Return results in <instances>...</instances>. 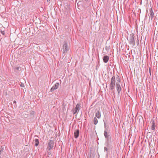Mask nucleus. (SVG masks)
<instances>
[{
  "mask_svg": "<svg viewBox=\"0 0 158 158\" xmlns=\"http://www.w3.org/2000/svg\"><path fill=\"white\" fill-rule=\"evenodd\" d=\"M150 16H151V19H152V18L154 17V14L153 11L152 10V8H151L150 9Z\"/></svg>",
  "mask_w": 158,
  "mask_h": 158,
  "instance_id": "f8f14e48",
  "label": "nucleus"
},
{
  "mask_svg": "<svg viewBox=\"0 0 158 158\" xmlns=\"http://www.w3.org/2000/svg\"><path fill=\"white\" fill-rule=\"evenodd\" d=\"M74 136L76 138H77L79 135V129H77L74 132Z\"/></svg>",
  "mask_w": 158,
  "mask_h": 158,
  "instance_id": "1a4fd4ad",
  "label": "nucleus"
},
{
  "mask_svg": "<svg viewBox=\"0 0 158 158\" xmlns=\"http://www.w3.org/2000/svg\"><path fill=\"white\" fill-rule=\"evenodd\" d=\"M95 116L98 118H99L101 117V112L99 110H97L95 114Z\"/></svg>",
  "mask_w": 158,
  "mask_h": 158,
  "instance_id": "9b49d317",
  "label": "nucleus"
},
{
  "mask_svg": "<svg viewBox=\"0 0 158 158\" xmlns=\"http://www.w3.org/2000/svg\"><path fill=\"white\" fill-rule=\"evenodd\" d=\"M54 142L52 140H50L48 143V149L49 151L54 146Z\"/></svg>",
  "mask_w": 158,
  "mask_h": 158,
  "instance_id": "39448f33",
  "label": "nucleus"
},
{
  "mask_svg": "<svg viewBox=\"0 0 158 158\" xmlns=\"http://www.w3.org/2000/svg\"><path fill=\"white\" fill-rule=\"evenodd\" d=\"M47 1L48 2V0H47ZM49 1H50V0H49Z\"/></svg>",
  "mask_w": 158,
  "mask_h": 158,
  "instance_id": "2f4dec72",
  "label": "nucleus"
},
{
  "mask_svg": "<svg viewBox=\"0 0 158 158\" xmlns=\"http://www.w3.org/2000/svg\"><path fill=\"white\" fill-rule=\"evenodd\" d=\"M51 150L49 151L48 149V156L49 157L51 158L52 157V155L51 154Z\"/></svg>",
  "mask_w": 158,
  "mask_h": 158,
  "instance_id": "4468645a",
  "label": "nucleus"
},
{
  "mask_svg": "<svg viewBox=\"0 0 158 158\" xmlns=\"http://www.w3.org/2000/svg\"><path fill=\"white\" fill-rule=\"evenodd\" d=\"M129 44L131 45L132 47H133L135 45V41L134 40V36L133 34H130V38L129 40Z\"/></svg>",
  "mask_w": 158,
  "mask_h": 158,
  "instance_id": "f03ea898",
  "label": "nucleus"
},
{
  "mask_svg": "<svg viewBox=\"0 0 158 158\" xmlns=\"http://www.w3.org/2000/svg\"><path fill=\"white\" fill-rule=\"evenodd\" d=\"M69 48L67 42L66 41H64L62 48L64 53L66 52L69 50Z\"/></svg>",
  "mask_w": 158,
  "mask_h": 158,
  "instance_id": "7ed1b4c3",
  "label": "nucleus"
},
{
  "mask_svg": "<svg viewBox=\"0 0 158 158\" xmlns=\"http://www.w3.org/2000/svg\"><path fill=\"white\" fill-rule=\"evenodd\" d=\"M153 152V151H152V152H151V151H150V153H149V154L151 153V152Z\"/></svg>",
  "mask_w": 158,
  "mask_h": 158,
  "instance_id": "393cba45",
  "label": "nucleus"
},
{
  "mask_svg": "<svg viewBox=\"0 0 158 158\" xmlns=\"http://www.w3.org/2000/svg\"><path fill=\"white\" fill-rule=\"evenodd\" d=\"M47 1L48 2V0H47ZM49 1H50V0H49Z\"/></svg>",
  "mask_w": 158,
  "mask_h": 158,
  "instance_id": "7c9ffc66",
  "label": "nucleus"
},
{
  "mask_svg": "<svg viewBox=\"0 0 158 158\" xmlns=\"http://www.w3.org/2000/svg\"><path fill=\"white\" fill-rule=\"evenodd\" d=\"M156 123L154 120L152 121V124L151 127L152 129V130H154L155 129Z\"/></svg>",
  "mask_w": 158,
  "mask_h": 158,
  "instance_id": "ddd939ff",
  "label": "nucleus"
},
{
  "mask_svg": "<svg viewBox=\"0 0 158 158\" xmlns=\"http://www.w3.org/2000/svg\"><path fill=\"white\" fill-rule=\"evenodd\" d=\"M88 0H85V1H88Z\"/></svg>",
  "mask_w": 158,
  "mask_h": 158,
  "instance_id": "c756f323",
  "label": "nucleus"
},
{
  "mask_svg": "<svg viewBox=\"0 0 158 158\" xmlns=\"http://www.w3.org/2000/svg\"><path fill=\"white\" fill-rule=\"evenodd\" d=\"M98 123V120L96 117L94 118V123L95 125H96Z\"/></svg>",
  "mask_w": 158,
  "mask_h": 158,
  "instance_id": "2eb2a0df",
  "label": "nucleus"
},
{
  "mask_svg": "<svg viewBox=\"0 0 158 158\" xmlns=\"http://www.w3.org/2000/svg\"><path fill=\"white\" fill-rule=\"evenodd\" d=\"M116 80L117 81V82H118L119 83L121 81V80L119 77V76H117V77H116Z\"/></svg>",
  "mask_w": 158,
  "mask_h": 158,
  "instance_id": "f3484780",
  "label": "nucleus"
},
{
  "mask_svg": "<svg viewBox=\"0 0 158 158\" xmlns=\"http://www.w3.org/2000/svg\"><path fill=\"white\" fill-rule=\"evenodd\" d=\"M44 9L42 7H41V8H40V12H41L42 11H43Z\"/></svg>",
  "mask_w": 158,
  "mask_h": 158,
  "instance_id": "412c9836",
  "label": "nucleus"
},
{
  "mask_svg": "<svg viewBox=\"0 0 158 158\" xmlns=\"http://www.w3.org/2000/svg\"><path fill=\"white\" fill-rule=\"evenodd\" d=\"M115 82L116 80L115 77L113 76L111 79L109 89L112 91L114 94L115 93L114 90L115 89L116 87Z\"/></svg>",
  "mask_w": 158,
  "mask_h": 158,
  "instance_id": "f257e3e1",
  "label": "nucleus"
},
{
  "mask_svg": "<svg viewBox=\"0 0 158 158\" xmlns=\"http://www.w3.org/2000/svg\"><path fill=\"white\" fill-rule=\"evenodd\" d=\"M2 152L0 150V155L1 154Z\"/></svg>",
  "mask_w": 158,
  "mask_h": 158,
  "instance_id": "bb28decb",
  "label": "nucleus"
},
{
  "mask_svg": "<svg viewBox=\"0 0 158 158\" xmlns=\"http://www.w3.org/2000/svg\"><path fill=\"white\" fill-rule=\"evenodd\" d=\"M14 103H16V101H14Z\"/></svg>",
  "mask_w": 158,
  "mask_h": 158,
  "instance_id": "5701e85b",
  "label": "nucleus"
},
{
  "mask_svg": "<svg viewBox=\"0 0 158 158\" xmlns=\"http://www.w3.org/2000/svg\"><path fill=\"white\" fill-rule=\"evenodd\" d=\"M20 86L21 87H24V84H23V83H21L20 85Z\"/></svg>",
  "mask_w": 158,
  "mask_h": 158,
  "instance_id": "aec40b11",
  "label": "nucleus"
},
{
  "mask_svg": "<svg viewBox=\"0 0 158 158\" xmlns=\"http://www.w3.org/2000/svg\"><path fill=\"white\" fill-rule=\"evenodd\" d=\"M107 47H106V50H107Z\"/></svg>",
  "mask_w": 158,
  "mask_h": 158,
  "instance_id": "cd10ccee",
  "label": "nucleus"
},
{
  "mask_svg": "<svg viewBox=\"0 0 158 158\" xmlns=\"http://www.w3.org/2000/svg\"><path fill=\"white\" fill-rule=\"evenodd\" d=\"M106 145V146L107 147L108 146V145H109V144H108V143H107V144Z\"/></svg>",
  "mask_w": 158,
  "mask_h": 158,
  "instance_id": "4be33fe9",
  "label": "nucleus"
},
{
  "mask_svg": "<svg viewBox=\"0 0 158 158\" xmlns=\"http://www.w3.org/2000/svg\"><path fill=\"white\" fill-rule=\"evenodd\" d=\"M47 1L48 2V0H47ZM49 1H50V0H49Z\"/></svg>",
  "mask_w": 158,
  "mask_h": 158,
  "instance_id": "473e14b6",
  "label": "nucleus"
},
{
  "mask_svg": "<svg viewBox=\"0 0 158 158\" xmlns=\"http://www.w3.org/2000/svg\"><path fill=\"white\" fill-rule=\"evenodd\" d=\"M116 89L118 94H119L122 90V88L118 82H116Z\"/></svg>",
  "mask_w": 158,
  "mask_h": 158,
  "instance_id": "423d86ee",
  "label": "nucleus"
},
{
  "mask_svg": "<svg viewBox=\"0 0 158 158\" xmlns=\"http://www.w3.org/2000/svg\"><path fill=\"white\" fill-rule=\"evenodd\" d=\"M81 108L80 104H77L76 107L74 108V110H73V114H75L76 113H78Z\"/></svg>",
  "mask_w": 158,
  "mask_h": 158,
  "instance_id": "20e7f679",
  "label": "nucleus"
},
{
  "mask_svg": "<svg viewBox=\"0 0 158 158\" xmlns=\"http://www.w3.org/2000/svg\"><path fill=\"white\" fill-rule=\"evenodd\" d=\"M59 86V84L58 83H56L54 85H53L50 91L51 92L53 91L54 90L58 88Z\"/></svg>",
  "mask_w": 158,
  "mask_h": 158,
  "instance_id": "0eeeda50",
  "label": "nucleus"
},
{
  "mask_svg": "<svg viewBox=\"0 0 158 158\" xmlns=\"http://www.w3.org/2000/svg\"><path fill=\"white\" fill-rule=\"evenodd\" d=\"M109 59V57L107 56H105L103 58V60L104 62L106 63L108 62Z\"/></svg>",
  "mask_w": 158,
  "mask_h": 158,
  "instance_id": "9d476101",
  "label": "nucleus"
},
{
  "mask_svg": "<svg viewBox=\"0 0 158 158\" xmlns=\"http://www.w3.org/2000/svg\"><path fill=\"white\" fill-rule=\"evenodd\" d=\"M153 152V151H152V152H151V151H150V153H149V154L151 153V152Z\"/></svg>",
  "mask_w": 158,
  "mask_h": 158,
  "instance_id": "a878e982",
  "label": "nucleus"
},
{
  "mask_svg": "<svg viewBox=\"0 0 158 158\" xmlns=\"http://www.w3.org/2000/svg\"><path fill=\"white\" fill-rule=\"evenodd\" d=\"M35 145L36 147L38 145V144H39V139H35Z\"/></svg>",
  "mask_w": 158,
  "mask_h": 158,
  "instance_id": "dca6fc26",
  "label": "nucleus"
},
{
  "mask_svg": "<svg viewBox=\"0 0 158 158\" xmlns=\"http://www.w3.org/2000/svg\"><path fill=\"white\" fill-rule=\"evenodd\" d=\"M104 127H105V130L104 131V135L105 138H107L110 136L109 135H108L107 131L108 130V129L106 128V125L105 123H104Z\"/></svg>",
  "mask_w": 158,
  "mask_h": 158,
  "instance_id": "6e6552de",
  "label": "nucleus"
},
{
  "mask_svg": "<svg viewBox=\"0 0 158 158\" xmlns=\"http://www.w3.org/2000/svg\"><path fill=\"white\" fill-rule=\"evenodd\" d=\"M153 152V151H152V152H151V151H150V153H149V154L151 153V152Z\"/></svg>",
  "mask_w": 158,
  "mask_h": 158,
  "instance_id": "b1692460",
  "label": "nucleus"
},
{
  "mask_svg": "<svg viewBox=\"0 0 158 158\" xmlns=\"http://www.w3.org/2000/svg\"><path fill=\"white\" fill-rule=\"evenodd\" d=\"M104 151H108L107 148L106 147H105L104 148Z\"/></svg>",
  "mask_w": 158,
  "mask_h": 158,
  "instance_id": "6ab92c4d",
  "label": "nucleus"
},
{
  "mask_svg": "<svg viewBox=\"0 0 158 158\" xmlns=\"http://www.w3.org/2000/svg\"><path fill=\"white\" fill-rule=\"evenodd\" d=\"M106 138V139L108 141H109L111 140V137L110 136L109 137H107V138Z\"/></svg>",
  "mask_w": 158,
  "mask_h": 158,
  "instance_id": "a211bd4d",
  "label": "nucleus"
},
{
  "mask_svg": "<svg viewBox=\"0 0 158 158\" xmlns=\"http://www.w3.org/2000/svg\"><path fill=\"white\" fill-rule=\"evenodd\" d=\"M149 72H150H150H151V71H150V69H149Z\"/></svg>",
  "mask_w": 158,
  "mask_h": 158,
  "instance_id": "c85d7f7f",
  "label": "nucleus"
}]
</instances>
